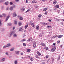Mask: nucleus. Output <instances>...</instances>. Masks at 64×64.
I'll use <instances>...</instances> for the list:
<instances>
[{"instance_id": "nucleus-54", "label": "nucleus", "mask_w": 64, "mask_h": 64, "mask_svg": "<svg viewBox=\"0 0 64 64\" xmlns=\"http://www.w3.org/2000/svg\"><path fill=\"white\" fill-rule=\"evenodd\" d=\"M32 3H36V2H35V1H33L32 2Z\"/></svg>"}, {"instance_id": "nucleus-62", "label": "nucleus", "mask_w": 64, "mask_h": 64, "mask_svg": "<svg viewBox=\"0 0 64 64\" xmlns=\"http://www.w3.org/2000/svg\"><path fill=\"white\" fill-rule=\"evenodd\" d=\"M38 6H36L35 7L36 8H38Z\"/></svg>"}, {"instance_id": "nucleus-48", "label": "nucleus", "mask_w": 64, "mask_h": 64, "mask_svg": "<svg viewBox=\"0 0 64 64\" xmlns=\"http://www.w3.org/2000/svg\"><path fill=\"white\" fill-rule=\"evenodd\" d=\"M45 14L46 15L47 14V12H45Z\"/></svg>"}, {"instance_id": "nucleus-23", "label": "nucleus", "mask_w": 64, "mask_h": 64, "mask_svg": "<svg viewBox=\"0 0 64 64\" xmlns=\"http://www.w3.org/2000/svg\"><path fill=\"white\" fill-rule=\"evenodd\" d=\"M26 41V40H25V39H24L23 40H21V42H24V41Z\"/></svg>"}, {"instance_id": "nucleus-19", "label": "nucleus", "mask_w": 64, "mask_h": 64, "mask_svg": "<svg viewBox=\"0 0 64 64\" xmlns=\"http://www.w3.org/2000/svg\"><path fill=\"white\" fill-rule=\"evenodd\" d=\"M40 45H42V46H45V44L44 43L41 44Z\"/></svg>"}, {"instance_id": "nucleus-40", "label": "nucleus", "mask_w": 64, "mask_h": 64, "mask_svg": "<svg viewBox=\"0 0 64 64\" xmlns=\"http://www.w3.org/2000/svg\"><path fill=\"white\" fill-rule=\"evenodd\" d=\"M23 45L24 46H26V44L25 43H24L23 44Z\"/></svg>"}, {"instance_id": "nucleus-39", "label": "nucleus", "mask_w": 64, "mask_h": 64, "mask_svg": "<svg viewBox=\"0 0 64 64\" xmlns=\"http://www.w3.org/2000/svg\"><path fill=\"white\" fill-rule=\"evenodd\" d=\"M30 60L31 61H33V59L32 58H30Z\"/></svg>"}, {"instance_id": "nucleus-37", "label": "nucleus", "mask_w": 64, "mask_h": 64, "mask_svg": "<svg viewBox=\"0 0 64 64\" xmlns=\"http://www.w3.org/2000/svg\"><path fill=\"white\" fill-rule=\"evenodd\" d=\"M20 20H23V18L21 17H20L19 18Z\"/></svg>"}, {"instance_id": "nucleus-42", "label": "nucleus", "mask_w": 64, "mask_h": 64, "mask_svg": "<svg viewBox=\"0 0 64 64\" xmlns=\"http://www.w3.org/2000/svg\"><path fill=\"white\" fill-rule=\"evenodd\" d=\"M9 9V8L8 7L6 8V10H8Z\"/></svg>"}, {"instance_id": "nucleus-1", "label": "nucleus", "mask_w": 64, "mask_h": 64, "mask_svg": "<svg viewBox=\"0 0 64 64\" xmlns=\"http://www.w3.org/2000/svg\"><path fill=\"white\" fill-rule=\"evenodd\" d=\"M56 49V46H54L52 49L51 50V51L52 52H54L55 51Z\"/></svg>"}, {"instance_id": "nucleus-44", "label": "nucleus", "mask_w": 64, "mask_h": 64, "mask_svg": "<svg viewBox=\"0 0 64 64\" xmlns=\"http://www.w3.org/2000/svg\"><path fill=\"white\" fill-rule=\"evenodd\" d=\"M6 54L8 56V53L7 52H6Z\"/></svg>"}, {"instance_id": "nucleus-25", "label": "nucleus", "mask_w": 64, "mask_h": 64, "mask_svg": "<svg viewBox=\"0 0 64 64\" xmlns=\"http://www.w3.org/2000/svg\"><path fill=\"white\" fill-rule=\"evenodd\" d=\"M6 46L7 47H9V46H10V44H8L6 45Z\"/></svg>"}, {"instance_id": "nucleus-13", "label": "nucleus", "mask_w": 64, "mask_h": 64, "mask_svg": "<svg viewBox=\"0 0 64 64\" xmlns=\"http://www.w3.org/2000/svg\"><path fill=\"white\" fill-rule=\"evenodd\" d=\"M36 28L37 30H39V27L38 26H36Z\"/></svg>"}, {"instance_id": "nucleus-7", "label": "nucleus", "mask_w": 64, "mask_h": 64, "mask_svg": "<svg viewBox=\"0 0 64 64\" xmlns=\"http://www.w3.org/2000/svg\"><path fill=\"white\" fill-rule=\"evenodd\" d=\"M5 60V58H2L1 60V61L2 62H4Z\"/></svg>"}, {"instance_id": "nucleus-45", "label": "nucleus", "mask_w": 64, "mask_h": 64, "mask_svg": "<svg viewBox=\"0 0 64 64\" xmlns=\"http://www.w3.org/2000/svg\"><path fill=\"white\" fill-rule=\"evenodd\" d=\"M10 5H12L13 4V3H12L11 2H10Z\"/></svg>"}, {"instance_id": "nucleus-55", "label": "nucleus", "mask_w": 64, "mask_h": 64, "mask_svg": "<svg viewBox=\"0 0 64 64\" xmlns=\"http://www.w3.org/2000/svg\"><path fill=\"white\" fill-rule=\"evenodd\" d=\"M8 18H6V21H7V20H8Z\"/></svg>"}, {"instance_id": "nucleus-31", "label": "nucleus", "mask_w": 64, "mask_h": 64, "mask_svg": "<svg viewBox=\"0 0 64 64\" xmlns=\"http://www.w3.org/2000/svg\"><path fill=\"white\" fill-rule=\"evenodd\" d=\"M43 24L44 25V26H45V25H47V23H44Z\"/></svg>"}, {"instance_id": "nucleus-27", "label": "nucleus", "mask_w": 64, "mask_h": 64, "mask_svg": "<svg viewBox=\"0 0 64 64\" xmlns=\"http://www.w3.org/2000/svg\"><path fill=\"white\" fill-rule=\"evenodd\" d=\"M60 56H59L58 57V58L57 60H59L60 59Z\"/></svg>"}, {"instance_id": "nucleus-47", "label": "nucleus", "mask_w": 64, "mask_h": 64, "mask_svg": "<svg viewBox=\"0 0 64 64\" xmlns=\"http://www.w3.org/2000/svg\"><path fill=\"white\" fill-rule=\"evenodd\" d=\"M48 57L49 56H46V58H48Z\"/></svg>"}, {"instance_id": "nucleus-28", "label": "nucleus", "mask_w": 64, "mask_h": 64, "mask_svg": "<svg viewBox=\"0 0 64 64\" xmlns=\"http://www.w3.org/2000/svg\"><path fill=\"white\" fill-rule=\"evenodd\" d=\"M7 47V46H4L3 47V49H5V48H6V47Z\"/></svg>"}, {"instance_id": "nucleus-63", "label": "nucleus", "mask_w": 64, "mask_h": 64, "mask_svg": "<svg viewBox=\"0 0 64 64\" xmlns=\"http://www.w3.org/2000/svg\"><path fill=\"white\" fill-rule=\"evenodd\" d=\"M55 37H58V36H55Z\"/></svg>"}, {"instance_id": "nucleus-2", "label": "nucleus", "mask_w": 64, "mask_h": 64, "mask_svg": "<svg viewBox=\"0 0 64 64\" xmlns=\"http://www.w3.org/2000/svg\"><path fill=\"white\" fill-rule=\"evenodd\" d=\"M13 17H15L17 16V14H16V12H14L13 13Z\"/></svg>"}, {"instance_id": "nucleus-10", "label": "nucleus", "mask_w": 64, "mask_h": 64, "mask_svg": "<svg viewBox=\"0 0 64 64\" xmlns=\"http://www.w3.org/2000/svg\"><path fill=\"white\" fill-rule=\"evenodd\" d=\"M63 36L62 35H60L58 36V38H60L62 37V36Z\"/></svg>"}, {"instance_id": "nucleus-32", "label": "nucleus", "mask_w": 64, "mask_h": 64, "mask_svg": "<svg viewBox=\"0 0 64 64\" xmlns=\"http://www.w3.org/2000/svg\"><path fill=\"white\" fill-rule=\"evenodd\" d=\"M14 50V48H11L10 50V51H13Z\"/></svg>"}, {"instance_id": "nucleus-34", "label": "nucleus", "mask_w": 64, "mask_h": 64, "mask_svg": "<svg viewBox=\"0 0 64 64\" xmlns=\"http://www.w3.org/2000/svg\"><path fill=\"white\" fill-rule=\"evenodd\" d=\"M2 21H1V20H0V26H1V25H2Z\"/></svg>"}, {"instance_id": "nucleus-53", "label": "nucleus", "mask_w": 64, "mask_h": 64, "mask_svg": "<svg viewBox=\"0 0 64 64\" xmlns=\"http://www.w3.org/2000/svg\"><path fill=\"white\" fill-rule=\"evenodd\" d=\"M42 63L43 64H45V62H42Z\"/></svg>"}, {"instance_id": "nucleus-56", "label": "nucleus", "mask_w": 64, "mask_h": 64, "mask_svg": "<svg viewBox=\"0 0 64 64\" xmlns=\"http://www.w3.org/2000/svg\"><path fill=\"white\" fill-rule=\"evenodd\" d=\"M55 44H56L55 43H54L53 44V45H55Z\"/></svg>"}, {"instance_id": "nucleus-52", "label": "nucleus", "mask_w": 64, "mask_h": 64, "mask_svg": "<svg viewBox=\"0 0 64 64\" xmlns=\"http://www.w3.org/2000/svg\"><path fill=\"white\" fill-rule=\"evenodd\" d=\"M52 61H54V58H52Z\"/></svg>"}, {"instance_id": "nucleus-43", "label": "nucleus", "mask_w": 64, "mask_h": 64, "mask_svg": "<svg viewBox=\"0 0 64 64\" xmlns=\"http://www.w3.org/2000/svg\"><path fill=\"white\" fill-rule=\"evenodd\" d=\"M10 17V16H8L7 17V18H7L8 19H9V18Z\"/></svg>"}, {"instance_id": "nucleus-26", "label": "nucleus", "mask_w": 64, "mask_h": 64, "mask_svg": "<svg viewBox=\"0 0 64 64\" xmlns=\"http://www.w3.org/2000/svg\"><path fill=\"white\" fill-rule=\"evenodd\" d=\"M30 10L28 9V10H27L26 12V13H27V12H29L30 11Z\"/></svg>"}, {"instance_id": "nucleus-51", "label": "nucleus", "mask_w": 64, "mask_h": 64, "mask_svg": "<svg viewBox=\"0 0 64 64\" xmlns=\"http://www.w3.org/2000/svg\"><path fill=\"white\" fill-rule=\"evenodd\" d=\"M2 15H3V16H6V15H5V14H2Z\"/></svg>"}, {"instance_id": "nucleus-21", "label": "nucleus", "mask_w": 64, "mask_h": 64, "mask_svg": "<svg viewBox=\"0 0 64 64\" xmlns=\"http://www.w3.org/2000/svg\"><path fill=\"white\" fill-rule=\"evenodd\" d=\"M47 10V8H44V9H43V11H46V10Z\"/></svg>"}, {"instance_id": "nucleus-15", "label": "nucleus", "mask_w": 64, "mask_h": 64, "mask_svg": "<svg viewBox=\"0 0 64 64\" xmlns=\"http://www.w3.org/2000/svg\"><path fill=\"white\" fill-rule=\"evenodd\" d=\"M6 0H1L0 1V3H2V2H4V1H5Z\"/></svg>"}, {"instance_id": "nucleus-20", "label": "nucleus", "mask_w": 64, "mask_h": 64, "mask_svg": "<svg viewBox=\"0 0 64 64\" xmlns=\"http://www.w3.org/2000/svg\"><path fill=\"white\" fill-rule=\"evenodd\" d=\"M59 6L58 4L56 5V8H59Z\"/></svg>"}, {"instance_id": "nucleus-16", "label": "nucleus", "mask_w": 64, "mask_h": 64, "mask_svg": "<svg viewBox=\"0 0 64 64\" xmlns=\"http://www.w3.org/2000/svg\"><path fill=\"white\" fill-rule=\"evenodd\" d=\"M18 24L19 26H21V22H19L18 23Z\"/></svg>"}, {"instance_id": "nucleus-64", "label": "nucleus", "mask_w": 64, "mask_h": 64, "mask_svg": "<svg viewBox=\"0 0 64 64\" xmlns=\"http://www.w3.org/2000/svg\"><path fill=\"white\" fill-rule=\"evenodd\" d=\"M20 54L21 55H23V53H21Z\"/></svg>"}, {"instance_id": "nucleus-3", "label": "nucleus", "mask_w": 64, "mask_h": 64, "mask_svg": "<svg viewBox=\"0 0 64 64\" xmlns=\"http://www.w3.org/2000/svg\"><path fill=\"white\" fill-rule=\"evenodd\" d=\"M36 42H34L33 44V46L34 48H35L36 46Z\"/></svg>"}, {"instance_id": "nucleus-38", "label": "nucleus", "mask_w": 64, "mask_h": 64, "mask_svg": "<svg viewBox=\"0 0 64 64\" xmlns=\"http://www.w3.org/2000/svg\"><path fill=\"white\" fill-rule=\"evenodd\" d=\"M44 49L46 50H48V48L47 47H46L44 48Z\"/></svg>"}, {"instance_id": "nucleus-22", "label": "nucleus", "mask_w": 64, "mask_h": 64, "mask_svg": "<svg viewBox=\"0 0 64 64\" xmlns=\"http://www.w3.org/2000/svg\"><path fill=\"white\" fill-rule=\"evenodd\" d=\"M25 10V8H22V11H24Z\"/></svg>"}, {"instance_id": "nucleus-5", "label": "nucleus", "mask_w": 64, "mask_h": 64, "mask_svg": "<svg viewBox=\"0 0 64 64\" xmlns=\"http://www.w3.org/2000/svg\"><path fill=\"white\" fill-rule=\"evenodd\" d=\"M22 30H23V28H22V27H20L19 28L18 30L19 31H21Z\"/></svg>"}, {"instance_id": "nucleus-29", "label": "nucleus", "mask_w": 64, "mask_h": 64, "mask_svg": "<svg viewBox=\"0 0 64 64\" xmlns=\"http://www.w3.org/2000/svg\"><path fill=\"white\" fill-rule=\"evenodd\" d=\"M8 3H9V2H5V4H6V5H8Z\"/></svg>"}, {"instance_id": "nucleus-57", "label": "nucleus", "mask_w": 64, "mask_h": 64, "mask_svg": "<svg viewBox=\"0 0 64 64\" xmlns=\"http://www.w3.org/2000/svg\"><path fill=\"white\" fill-rule=\"evenodd\" d=\"M15 29V27L14 26L13 27V30H14Z\"/></svg>"}, {"instance_id": "nucleus-9", "label": "nucleus", "mask_w": 64, "mask_h": 64, "mask_svg": "<svg viewBox=\"0 0 64 64\" xmlns=\"http://www.w3.org/2000/svg\"><path fill=\"white\" fill-rule=\"evenodd\" d=\"M12 24L11 23H9L8 24V26H11Z\"/></svg>"}, {"instance_id": "nucleus-58", "label": "nucleus", "mask_w": 64, "mask_h": 64, "mask_svg": "<svg viewBox=\"0 0 64 64\" xmlns=\"http://www.w3.org/2000/svg\"><path fill=\"white\" fill-rule=\"evenodd\" d=\"M49 22H51V20L50 19L49 20Z\"/></svg>"}, {"instance_id": "nucleus-24", "label": "nucleus", "mask_w": 64, "mask_h": 64, "mask_svg": "<svg viewBox=\"0 0 64 64\" xmlns=\"http://www.w3.org/2000/svg\"><path fill=\"white\" fill-rule=\"evenodd\" d=\"M30 51L31 50H30V49H28L27 50V52H30Z\"/></svg>"}, {"instance_id": "nucleus-14", "label": "nucleus", "mask_w": 64, "mask_h": 64, "mask_svg": "<svg viewBox=\"0 0 64 64\" xmlns=\"http://www.w3.org/2000/svg\"><path fill=\"white\" fill-rule=\"evenodd\" d=\"M37 54H38V56H40V55H41V53L39 52H37Z\"/></svg>"}, {"instance_id": "nucleus-6", "label": "nucleus", "mask_w": 64, "mask_h": 64, "mask_svg": "<svg viewBox=\"0 0 64 64\" xmlns=\"http://www.w3.org/2000/svg\"><path fill=\"white\" fill-rule=\"evenodd\" d=\"M13 36L14 37H17V35L16 34H14L13 35Z\"/></svg>"}, {"instance_id": "nucleus-4", "label": "nucleus", "mask_w": 64, "mask_h": 64, "mask_svg": "<svg viewBox=\"0 0 64 64\" xmlns=\"http://www.w3.org/2000/svg\"><path fill=\"white\" fill-rule=\"evenodd\" d=\"M14 34V32L13 31H12L11 32L10 34V36H11V35H13Z\"/></svg>"}, {"instance_id": "nucleus-36", "label": "nucleus", "mask_w": 64, "mask_h": 64, "mask_svg": "<svg viewBox=\"0 0 64 64\" xmlns=\"http://www.w3.org/2000/svg\"><path fill=\"white\" fill-rule=\"evenodd\" d=\"M14 24H17V21H15L14 22Z\"/></svg>"}, {"instance_id": "nucleus-17", "label": "nucleus", "mask_w": 64, "mask_h": 64, "mask_svg": "<svg viewBox=\"0 0 64 64\" xmlns=\"http://www.w3.org/2000/svg\"><path fill=\"white\" fill-rule=\"evenodd\" d=\"M54 4L55 5V4H56V3H57V2L56 0H54L53 2Z\"/></svg>"}, {"instance_id": "nucleus-61", "label": "nucleus", "mask_w": 64, "mask_h": 64, "mask_svg": "<svg viewBox=\"0 0 64 64\" xmlns=\"http://www.w3.org/2000/svg\"><path fill=\"white\" fill-rule=\"evenodd\" d=\"M9 58H11V56H9Z\"/></svg>"}, {"instance_id": "nucleus-8", "label": "nucleus", "mask_w": 64, "mask_h": 64, "mask_svg": "<svg viewBox=\"0 0 64 64\" xmlns=\"http://www.w3.org/2000/svg\"><path fill=\"white\" fill-rule=\"evenodd\" d=\"M32 38H30L28 40H27V41L29 42V41H32Z\"/></svg>"}, {"instance_id": "nucleus-60", "label": "nucleus", "mask_w": 64, "mask_h": 64, "mask_svg": "<svg viewBox=\"0 0 64 64\" xmlns=\"http://www.w3.org/2000/svg\"><path fill=\"white\" fill-rule=\"evenodd\" d=\"M26 3H28V1L26 0Z\"/></svg>"}, {"instance_id": "nucleus-35", "label": "nucleus", "mask_w": 64, "mask_h": 64, "mask_svg": "<svg viewBox=\"0 0 64 64\" xmlns=\"http://www.w3.org/2000/svg\"><path fill=\"white\" fill-rule=\"evenodd\" d=\"M31 25L33 27H34V23H32Z\"/></svg>"}, {"instance_id": "nucleus-41", "label": "nucleus", "mask_w": 64, "mask_h": 64, "mask_svg": "<svg viewBox=\"0 0 64 64\" xmlns=\"http://www.w3.org/2000/svg\"><path fill=\"white\" fill-rule=\"evenodd\" d=\"M50 27H51L50 26H47V28H50Z\"/></svg>"}, {"instance_id": "nucleus-46", "label": "nucleus", "mask_w": 64, "mask_h": 64, "mask_svg": "<svg viewBox=\"0 0 64 64\" xmlns=\"http://www.w3.org/2000/svg\"><path fill=\"white\" fill-rule=\"evenodd\" d=\"M2 17H3V16L2 15H0V18H2Z\"/></svg>"}, {"instance_id": "nucleus-30", "label": "nucleus", "mask_w": 64, "mask_h": 64, "mask_svg": "<svg viewBox=\"0 0 64 64\" xmlns=\"http://www.w3.org/2000/svg\"><path fill=\"white\" fill-rule=\"evenodd\" d=\"M42 16V15L41 14H39L38 15V18H41Z\"/></svg>"}, {"instance_id": "nucleus-18", "label": "nucleus", "mask_w": 64, "mask_h": 64, "mask_svg": "<svg viewBox=\"0 0 64 64\" xmlns=\"http://www.w3.org/2000/svg\"><path fill=\"white\" fill-rule=\"evenodd\" d=\"M10 11H12L13 9V7H11L10 8Z\"/></svg>"}, {"instance_id": "nucleus-49", "label": "nucleus", "mask_w": 64, "mask_h": 64, "mask_svg": "<svg viewBox=\"0 0 64 64\" xmlns=\"http://www.w3.org/2000/svg\"><path fill=\"white\" fill-rule=\"evenodd\" d=\"M47 0H42V1H43V2H45V1H46Z\"/></svg>"}, {"instance_id": "nucleus-12", "label": "nucleus", "mask_w": 64, "mask_h": 64, "mask_svg": "<svg viewBox=\"0 0 64 64\" xmlns=\"http://www.w3.org/2000/svg\"><path fill=\"white\" fill-rule=\"evenodd\" d=\"M29 24H27L25 26V29H26L28 27V25Z\"/></svg>"}, {"instance_id": "nucleus-33", "label": "nucleus", "mask_w": 64, "mask_h": 64, "mask_svg": "<svg viewBox=\"0 0 64 64\" xmlns=\"http://www.w3.org/2000/svg\"><path fill=\"white\" fill-rule=\"evenodd\" d=\"M15 64H17V60H15L14 62Z\"/></svg>"}, {"instance_id": "nucleus-59", "label": "nucleus", "mask_w": 64, "mask_h": 64, "mask_svg": "<svg viewBox=\"0 0 64 64\" xmlns=\"http://www.w3.org/2000/svg\"><path fill=\"white\" fill-rule=\"evenodd\" d=\"M58 43H60V41H58Z\"/></svg>"}, {"instance_id": "nucleus-50", "label": "nucleus", "mask_w": 64, "mask_h": 64, "mask_svg": "<svg viewBox=\"0 0 64 64\" xmlns=\"http://www.w3.org/2000/svg\"><path fill=\"white\" fill-rule=\"evenodd\" d=\"M19 1V0H16L15 1L16 2H18Z\"/></svg>"}, {"instance_id": "nucleus-11", "label": "nucleus", "mask_w": 64, "mask_h": 64, "mask_svg": "<svg viewBox=\"0 0 64 64\" xmlns=\"http://www.w3.org/2000/svg\"><path fill=\"white\" fill-rule=\"evenodd\" d=\"M15 53L16 54H19V51H16L15 52Z\"/></svg>"}]
</instances>
